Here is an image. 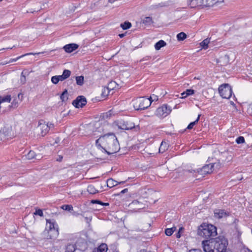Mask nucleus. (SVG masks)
I'll list each match as a JSON object with an SVG mask.
<instances>
[{
  "instance_id": "obj_5",
  "label": "nucleus",
  "mask_w": 252,
  "mask_h": 252,
  "mask_svg": "<svg viewBox=\"0 0 252 252\" xmlns=\"http://www.w3.org/2000/svg\"><path fill=\"white\" fill-rule=\"evenodd\" d=\"M227 240L224 237H220L216 241L214 248L218 252H231L229 250L227 249Z\"/></svg>"
},
{
  "instance_id": "obj_7",
  "label": "nucleus",
  "mask_w": 252,
  "mask_h": 252,
  "mask_svg": "<svg viewBox=\"0 0 252 252\" xmlns=\"http://www.w3.org/2000/svg\"><path fill=\"white\" fill-rule=\"evenodd\" d=\"M219 92L220 95L223 98L228 99L232 94V90L228 84H224L219 88Z\"/></svg>"
},
{
  "instance_id": "obj_54",
  "label": "nucleus",
  "mask_w": 252,
  "mask_h": 252,
  "mask_svg": "<svg viewBox=\"0 0 252 252\" xmlns=\"http://www.w3.org/2000/svg\"><path fill=\"white\" fill-rule=\"evenodd\" d=\"M126 35L125 33H120L119 34V36L120 38H123Z\"/></svg>"
},
{
  "instance_id": "obj_40",
  "label": "nucleus",
  "mask_w": 252,
  "mask_h": 252,
  "mask_svg": "<svg viewBox=\"0 0 252 252\" xmlns=\"http://www.w3.org/2000/svg\"><path fill=\"white\" fill-rule=\"evenodd\" d=\"M51 82L54 84H57L59 82V78L57 75L54 76L51 78Z\"/></svg>"
},
{
  "instance_id": "obj_15",
  "label": "nucleus",
  "mask_w": 252,
  "mask_h": 252,
  "mask_svg": "<svg viewBox=\"0 0 252 252\" xmlns=\"http://www.w3.org/2000/svg\"><path fill=\"white\" fill-rule=\"evenodd\" d=\"M79 46L75 43H70L66 44L63 46V48L67 53H71L76 50Z\"/></svg>"
},
{
  "instance_id": "obj_35",
  "label": "nucleus",
  "mask_w": 252,
  "mask_h": 252,
  "mask_svg": "<svg viewBox=\"0 0 252 252\" xmlns=\"http://www.w3.org/2000/svg\"><path fill=\"white\" fill-rule=\"evenodd\" d=\"M109 89V87H104L102 91V95L103 96H107L110 92Z\"/></svg>"
},
{
  "instance_id": "obj_44",
  "label": "nucleus",
  "mask_w": 252,
  "mask_h": 252,
  "mask_svg": "<svg viewBox=\"0 0 252 252\" xmlns=\"http://www.w3.org/2000/svg\"><path fill=\"white\" fill-rule=\"evenodd\" d=\"M41 53H35V54H33V53H29V54H25L24 55H22L21 56H20L18 58H17L16 59H13L12 61H11V62H16V61H17L19 59H20V58H21L22 57H23L24 56H26V55H35V54H40Z\"/></svg>"
},
{
  "instance_id": "obj_49",
  "label": "nucleus",
  "mask_w": 252,
  "mask_h": 252,
  "mask_svg": "<svg viewBox=\"0 0 252 252\" xmlns=\"http://www.w3.org/2000/svg\"><path fill=\"white\" fill-rule=\"evenodd\" d=\"M189 252H201V251L199 249H192L190 250Z\"/></svg>"
},
{
  "instance_id": "obj_12",
  "label": "nucleus",
  "mask_w": 252,
  "mask_h": 252,
  "mask_svg": "<svg viewBox=\"0 0 252 252\" xmlns=\"http://www.w3.org/2000/svg\"><path fill=\"white\" fill-rule=\"evenodd\" d=\"M37 128L41 130V134L43 136L49 131L48 123L46 124L45 122L42 123L40 121Z\"/></svg>"
},
{
  "instance_id": "obj_17",
  "label": "nucleus",
  "mask_w": 252,
  "mask_h": 252,
  "mask_svg": "<svg viewBox=\"0 0 252 252\" xmlns=\"http://www.w3.org/2000/svg\"><path fill=\"white\" fill-rule=\"evenodd\" d=\"M27 158L29 159H32L35 158L36 159H40L41 156L40 155H36L35 152L33 151H30L26 155Z\"/></svg>"
},
{
  "instance_id": "obj_37",
  "label": "nucleus",
  "mask_w": 252,
  "mask_h": 252,
  "mask_svg": "<svg viewBox=\"0 0 252 252\" xmlns=\"http://www.w3.org/2000/svg\"><path fill=\"white\" fill-rule=\"evenodd\" d=\"M62 208L64 210L71 211H73V207L71 205H64L62 206Z\"/></svg>"
},
{
  "instance_id": "obj_24",
  "label": "nucleus",
  "mask_w": 252,
  "mask_h": 252,
  "mask_svg": "<svg viewBox=\"0 0 252 252\" xmlns=\"http://www.w3.org/2000/svg\"><path fill=\"white\" fill-rule=\"evenodd\" d=\"M87 191L89 193L92 194H94L98 192V191L95 189L94 187L92 185L88 186Z\"/></svg>"
},
{
  "instance_id": "obj_19",
  "label": "nucleus",
  "mask_w": 252,
  "mask_h": 252,
  "mask_svg": "<svg viewBox=\"0 0 252 252\" xmlns=\"http://www.w3.org/2000/svg\"><path fill=\"white\" fill-rule=\"evenodd\" d=\"M166 45V43L163 40H160L157 42L155 45V48L157 50H159L161 48Z\"/></svg>"
},
{
  "instance_id": "obj_64",
  "label": "nucleus",
  "mask_w": 252,
  "mask_h": 252,
  "mask_svg": "<svg viewBox=\"0 0 252 252\" xmlns=\"http://www.w3.org/2000/svg\"><path fill=\"white\" fill-rule=\"evenodd\" d=\"M85 219H86V220H88V218L87 217H86Z\"/></svg>"
},
{
  "instance_id": "obj_30",
  "label": "nucleus",
  "mask_w": 252,
  "mask_h": 252,
  "mask_svg": "<svg viewBox=\"0 0 252 252\" xmlns=\"http://www.w3.org/2000/svg\"><path fill=\"white\" fill-rule=\"evenodd\" d=\"M187 38L186 34L184 32H181L177 35V38L178 41H183Z\"/></svg>"
},
{
  "instance_id": "obj_52",
  "label": "nucleus",
  "mask_w": 252,
  "mask_h": 252,
  "mask_svg": "<svg viewBox=\"0 0 252 252\" xmlns=\"http://www.w3.org/2000/svg\"><path fill=\"white\" fill-rule=\"evenodd\" d=\"M49 130L51 128H53L54 127V124L52 123L48 124Z\"/></svg>"
},
{
  "instance_id": "obj_1",
  "label": "nucleus",
  "mask_w": 252,
  "mask_h": 252,
  "mask_svg": "<svg viewBox=\"0 0 252 252\" xmlns=\"http://www.w3.org/2000/svg\"><path fill=\"white\" fill-rule=\"evenodd\" d=\"M95 144L99 149L109 155L118 152L120 149L117 138L113 133H109L101 136L96 140Z\"/></svg>"
},
{
  "instance_id": "obj_10",
  "label": "nucleus",
  "mask_w": 252,
  "mask_h": 252,
  "mask_svg": "<svg viewBox=\"0 0 252 252\" xmlns=\"http://www.w3.org/2000/svg\"><path fill=\"white\" fill-rule=\"evenodd\" d=\"M213 242L210 240H204L202 242L203 249L204 252H214Z\"/></svg>"
},
{
  "instance_id": "obj_23",
  "label": "nucleus",
  "mask_w": 252,
  "mask_h": 252,
  "mask_svg": "<svg viewBox=\"0 0 252 252\" xmlns=\"http://www.w3.org/2000/svg\"><path fill=\"white\" fill-rule=\"evenodd\" d=\"M60 98L63 102H65L68 99V92L66 89H65L62 93Z\"/></svg>"
},
{
  "instance_id": "obj_50",
  "label": "nucleus",
  "mask_w": 252,
  "mask_h": 252,
  "mask_svg": "<svg viewBox=\"0 0 252 252\" xmlns=\"http://www.w3.org/2000/svg\"><path fill=\"white\" fill-rule=\"evenodd\" d=\"M128 191V189H123V190H122L120 193L119 194H118V195L120 194H122V193H125L126 192H127Z\"/></svg>"
},
{
  "instance_id": "obj_2",
  "label": "nucleus",
  "mask_w": 252,
  "mask_h": 252,
  "mask_svg": "<svg viewBox=\"0 0 252 252\" xmlns=\"http://www.w3.org/2000/svg\"><path fill=\"white\" fill-rule=\"evenodd\" d=\"M197 234L201 237L206 239L210 238L209 240L212 241L213 237L217 234V228L212 224L201 225L198 228Z\"/></svg>"
},
{
  "instance_id": "obj_6",
  "label": "nucleus",
  "mask_w": 252,
  "mask_h": 252,
  "mask_svg": "<svg viewBox=\"0 0 252 252\" xmlns=\"http://www.w3.org/2000/svg\"><path fill=\"white\" fill-rule=\"evenodd\" d=\"M117 126L119 128L124 130H131L134 129L135 131L139 130V126H135L134 123L130 121L121 120L118 122Z\"/></svg>"
},
{
  "instance_id": "obj_46",
  "label": "nucleus",
  "mask_w": 252,
  "mask_h": 252,
  "mask_svg": "<svg viewBox=\"0 0 252 252\" xmlns=\"http://www.w3.org/2000/svg\"><path fill=\"white\" fill-rule=\"evenodd\" d=\"M91 203L93 204H102V202L98 200H92Z\"/></svg>"
},
{
  "instance_id": "obj_28",
  "label": "nucleus",
  "mask_w": 252,
  "mask_h": 252,
  "mask_svg": "<svg viewBox=\"0 0 252 252\" xmlns=\"http://www.w3.org/2000/svg\"><path fill=\"white\" fill-rule=\"evenodd\" d=\"M152 23V18L150 17H146L143 20V23L147 26L150 25Z\"/></svg>"
},
{
  "instance_id": "obj_25",
  "label": "nucleus",
  "mask_w": 252,
  "mask_h": 252,
  "mask_svg": "<svg viewBox=\"0 0 252 252\" xmlns=\"http://www.w3.org/2000/svg\"><path fill=\"white\" fill-rule=\"evenodd\" d=\"M210 39L209 38H206L200 43V46L202 48L206 49L208 47V44L210 42Z\"/></svg>"
},
{
  "instance_id": "obj_58",
  "label": "nucleus",
  "mask_w": 252,
  "mask_h": 252,
  "mask_svg": "<svg viewBox=\"0 0 252 252\" xmlns=\"http://www.w3.org/2000/svg\"><path fill=\"white\" fill-rule=\"evenodd\" d=\"M109 204L108 203H103L102 202V204L101 205L102 206H108Z\"/></svg>"
},
{
  "instance_id": "obj_21",
  "label": "nucleus",
  "mask_w": 252,
  "mask_h": 252,
  "mask_svg": "<svg viewBox=\"0 0 252 252\" xmlns=\"http://www.w3.org/2000/svg\"><path fill=\"white\" fill-rule=\"evenodd\" d=\"M77 250L76 246L73 244H68L66 247L65 252H74Z\"/></svg>"
},
{
  "instance_id": "obj_51",
  "label": "nucleus",
  "mask_w": 252,
  "mask_h": 252,
  "mask_svg": "<svg viewBox=\"0 0 252 252\" xmlns=\"http://www.w3.org/2000/svg\"><path fill=\"white\" fill-rule=\"evenodd\" d=\"M181 233H180V230L176 234V237L177 238H180L181 237Z\"/></svg>"
},
{
  "instance_id": "obj_32",
  "label": "nucleus",
  "mask_w": 252,
  "mask_h": 252,
  "mask_svg": "<svg viewBox=\"0 0 252 252\" xmlns=\"http://www.w3.org/2000/svg\"><path fill=\"white\" fill-rule=\"evenodd\" d=\"M121 27L123 30H127L129 29L131 27V24L129 22H125L121 24Z\"/></svg>"
},
{
  "instance_id": "obj_61",
  "label": "nucleus",
  "mask_w": 252,
  "mask_h": 252,
  "mask_svg": "<svg viewBox=\"0 0 252 252\" xmlns=\"http://www.w3.org/2000/svg\"><path fill=\"white\" fill-rule=\"evenodd\" d=\"M12 47H11V48H2V49H0V51H1V50H5V49H12Z\"/></svg>"
},
{
  "instance_id": "obj_14",
  "label": "nucleus",
  "mask_w": 252,
  "mask_h": 252,
  "mask_svg": "<svg viewBox=\"0 0 252 252\" xmlns=\"http://www.w3.org/2000/svg\"><path fill=\"white\" fill-rule=\"evenodd\" d=\"M214 215L216 218L221 219L229 216V213L224 210L218 209L214 211Z\"/></svg>"
},
{
  "instance_id": "obj_27",
  "label": "nucleus",
  "mask_w": 252,
  "mask_h": 252,
  "mask_svg": "<svg viewBox=\"0 0 252 252\" xmlns=\"http://www.w3.org/2000/svg\"><path fill=\"white\" fill-rule=\"evenodd\" d=\"M200 116H201L200 114L198 115L197 119H196V120L194 121V122H191L188 125V126H187V128L188 129H192L193 128V127L194 126H195L198 123V122L199 121Z\"/></svg>"
},
{
  "instance_id": "obj_63",
  "label": "nucleus",
  "mask_w": 252,
  "mask_h": 252,
  "mask_svg": "<svg viewBox=\"0 0 252 252\" xmlns=\"http://www.w3.org/2000/svg\"><path fill=\"white\" fill-rule=\"evenodd\" d=\"M22 95V94L21 93H19L18 94V98H20V96Z\"/></svg>"
},
{
  "instance_id": "obj_57",
  "label": "nucleus",
  "mask_w": 252,
  "mask_h": 252,
  "mask_svg": "<svg viewBox=\"0 0 252 252\" xmlns=\"http://www.w3.org/2000/svg\"><path fill=\"white\" fill-rule=\"evenodd\" d=\"M72 214H73V215H74V216H78V215H79V213H77V212H73L72 213Z\"/></svg>"
},
{
  "instance_id": "obj_38",
  "label": "nucleus",
  "mask_w": 252,
  "mask_h": 252,
  "mask_svg": "<svg viewBox=\"0 0 252 252\" xmlns=\"http://www.w3.org/2000/svg\"><path fill=\"white\" fill-rule=\"evenodd\" d=\"M211 167H212L213 170L215 169H219L220 167V162L210 163Z\"/></svg>"
},
{
  "instance_id": "obj_33",
  "label": "nucleus",
  "mask_w": 252,
  "mask_h": 252,
  "mask_svg": "<svg viewBox=\"0 0 252 252\" xmlns=\"http://www.w3.org/2000/svg\"><path fill=\"white\" fill-rule=\"evenodd\" d=\"M10 100L11 96L9 95H7L4 97L0 96V103L4 102H10Z\"/></svg>"
},
{
  "instance_id": "obj_22",
  "label": "nucleus",
  "mask_w": 252,
  "mask_h": 252,
  "mask_svg": "<svg viewBox=\"0 0 252 252\" xmlns=\"http://www.w3.org/2000/svg\"><path fill=\"white\" fill-rule=\"evenodd\" d=\"M129 206L132 208L133 207H134L135 206H137V209H141L142 207V204L141 203L138 201L135 200L133 201L129 205Z\"/></svg>"
},
{
  "instance_id": "obj_4",
  "label": "nucleus",
  "mask_w": 252,
  "mask_h": 252,
  "mask_svg": "<svg viewBox=\"0 0 252 252\" xmlns=\"http://www.w3.org/2000/svg\"><path fill=\"white\" fill-rule=\"evenodd\" d=\"M46 229L48 231V236L50 239H54L59 235V227L58 224L53 220H46Z\"/></svg>"
},
{
  "instance_id": "obj_9",
  "label": "nucleus",
  "mask_w": 252,
  "mask_h": 252,
  "mask_svg": "<svg viewBox=\"0 0 252 252\" xmlns=\"http://www.w3.org/2000/svg\"><path fill=\"white\" fill-rule=\"evenodd\" d=\"M72 104L76 108H82L87 104V100L85 96L79 95L72 101Z\"/></svg>"
},
{
  "instance_id": "obj_59",
  "label": "nucleus",
  "mask_w": 252,
  "mask_h": 252,
  "mask_svg": "<svg viewBox=\"0 0 252 252\" xmlns=\"http://www.w3.org/2000/svg\"><path fill=\"white\" fill-rule=\"evenodd\" d=\"M139 252H147V251L145 249H141L140 250Z\"/></svg>"
},
{
  "instance_id": "obj_62",
  "label": "nucleus",
  "mask_w": 252,
  "mask_h": 252,
  "mask_svg": "<svg viewBox=\"0 0 252 252\" xmlns=\"http://www.w3.org/2000/svg\"><path fill=\"white\" fill-rule=\"evenodd\" d=\"M183 229V227H181L179 228V230H180V233H181V231H182Z\"/></svg>"
},
{
  "instance_id": "obj_56",
  "label": "nucleus",
  "mask_w": 252,
  "mask_h": 252,
  "mask_svg": "<svg viewBox=\"0 0 252 252\" xmlns=\"http://www.w3.org/2000/svg\"><path fill=\"white\" fill-rule=\"evenodd\" d=\"M223 1V0H215V2H216L215 4L218 3V2H222Z\"/></svg>"
},
{
  "instance_id": "obj_29",
  "label": "nucleus",
  "mask_w": 252,
  "mask_h": 252,
  "mask_svg": "<svg viewBox=\"0 0 252 252\" xmlns=\"http://www.w3.org/2000/svg\"><path fill=\"white\" fill-rule=\"evenodd\" d=\"M176 228L175 227H172L170 228H166L165 230V233L167 236H171L173 232L176 230Z\"/></svg>"
},
{
  "instance_id": "obj_53",
  "label": "nucleus",
  "mask_w": 252,
  "mask_h": 252,
  "mask_svg": "<svg viewBox=\"0 0 252 252\" xmlns=\"http://www.w3.org/2000/svg\"><path fill=\"white\" fill-rule=\"evenodd\" d=\"M181 95H182V98H185L187 96H186V92H184L183 93H182L181 94Z\"/></svg>"
},
{
  "instance_id": "obj_20",
  "label": "nucleus",
  "mask_w": 252,
  "mask_h": 252,
  "mask_svg": "<svg viewBox=\"0 0 252 252\" xmlns=\"http://www.w3.org/2000/svg\"><path fill=\"white\" fill-rule=\"evenodd\" d=\"M168 147V144L165 142L162 141L161 143L160 146L159 148V152L160 153H164L166 150H167Z\"/></svg>"
},
{
  "instance_id": "obj_42",
  "label": "nucleus",
  "mask_w": 252,
  "mask_h": 252,
  "mask_svg": "<svg viewBox=\"0 0 252 252\" xmlns=\"http://www.w3.org/2000/svg\"><path fill=\"white\" fill-rule=\"evenodd\" d=\"M117 85V83L115 81H111L108 84V86L110 87L109 90H113L114 88H115Z\"/></svg>"
},
{
  "instance_id": "obj_47",
  "label": "nucleus",
  "mask_w": 252,
  "mask_h": 252,
  "mask_svg": "<svg viewBox=\"0 0 252 252\" xmlns=\"http://www.w3.org/2000/svg\"><path fill=\"white\" fill-rule=\"evenodd\" d=\"M151 58V56H147L144 57L142 60H140V62L142 61H146L149 60Z\"/></svg>"
},
{
  "instance_id": "obj_18",
  "label": "nucleus",
  "mask_w": 252,
  "mask_h": 252,
  "mask_svg": "<svg viewBox=\"0 0 252 252\" xmlns=\"http://www.w3.org/2000/svg\"><path fill=\"white\" fill-rule=\"evenodd\" d=\"M107 246L105 244H101L98 248H94L93 252H106L107 250Z\"/></svg>"
},
{
  "instance_id": "obj_55",
  "label": "nucleus",
  "mask_w": 252,
  "mask_h": 252,
  "mask_svg": "<svg viewBox=\"0 0 252 252\" xmlns=\"http://www.w3.org/2000/svg\"><path fill=\"white\" fill-rule=\"evenodd\" d=\"M63 159V157L62 156H59V158L57 159L58 161H61Z\"/></svg>"
},
{
  "instance_id": "obj_8",
  "label": "nucleus",
  "mask_w": 252,
  "mask_h": 252,
  "mask_svg": "<svg viewBox=\"0 0 252 252\" xmlns=\"http://www.w3.org/2000/svg\"><path fill=\"white\" fill-rule=\"evenodd\" d=\"M171 110L170 107L167 104H164L157 109L156 114L159 117L164 118L171 113Z\"/></svg>"
},
{
  "instance_id": "obj_48",
  "label": "nucleus",
  "mask_w": 252,
  "mask_h": 252,
  "mask_svg": "<svg viewBox=\"0 0 252 252\" xmlns=\"http://www.w3.org/2000/svg\"><path fill=\"white\" fill-rule=\"evenodd\" d=\"M59 78V81H63L65 80V78L63 77V75H57Z\"/></svg>"
},
{
  "instance_id": "obj_43",
  "label": "nucleus",
  "mask_w": 252,
  "mask_h": 252,
  "mask_svg": "<svg viewBox=\"0 0 252 252\" xmlns=\"http://www.w3.org/2000/svg\"><path fill=\"white\" fill-rule=\"evenodd\" d=\"M186 96H189L194 94V91L192 89H187L186 91Z\"/></svg>"
},
{
  "instance_id": "obj_3",
  "label": "nucleus",
  "mask_w": 252,
  "mask_h": 252,
  "mask_svg": "<svg viewBox=\"0 0 252 252\" xmlns=\"http://www.w3.org/2000/svg\"><path fill=\"white\" fill-rule=\"evenodd\" d=\"M153 100L152 97L149 98L145 97H139L132 100V104L135 110H143L148 108Z\"/></svg>"
},
{
  "instance_id": "obj_45",
  "label": "nucleus",
  "mask_w": 252,
  "mask_h": 252,
  "mask_svg": "<svg viewBox=\"0 0 252 252\" xmlns=\"http://www.w3.org/2000/svg\"><path fill=\"white\" fill-rule=\"evenodd\" d=\"M20 80H21V83L22 84H25V82H26V77H25V76H24L23 75V72L21 74V76Z\"/></svg>"
},
{
  "instance_id": "obj_11",
  "label": "nucleus",
  "mask_w": 252,
  "mask_h": 252,
  "mask_svg": "<svg viewBox=\"0 0 252 252\" xmlns=\"http://www.w3.org/2000/svg\"><path fill=\"white\" fill-rule=\"evenodd\" d=\"M213 171L211 164L209 163L203 166L201 168L197 169V172L201 175L205 176L206 174L211 173Z\"/></svg>"
},
{
  "instance_id": "obj_60",
  "label": "nucleus",
  "mask_w": 252,
  "mask_h": 252,
  "mask_svg": "<svg viewBox=\"0 0 252 252\" xmlns=\"http://www.w3.org/2000/svg\"><path fill=\"white\" fill-rule=\"evenodd\" d=\"M116 0H109L108 1L109 2L111 3H113L114 1H115Z\"/></svg>"
},
{
  "instance_id": "obj_13",
  "label": "nucleus",
  "mask_w": 252,
  "mask_h": 252,
  "mask_svg": "<svg viewBox=\"0 0 252 252\" xmlns=\"http://www.w3.org/2000/svg\"><path fill=\"white\" fill-rule=\"evenodd\" d=\"M11 131L12 128L11 126H4L0 131V135H3L5 138H8L9 137H11Z\"/></svg>"
},
{
  "instance_id": "obj_41",
  "label": "nucleus",
  "mask_w": 252,
  "mask_h": 252,
  "mask_svg": "<svg viewBox=\"0 0 252 252\" xmlns=\"http://www.w3.org/2000/svg\"><path fill=\"white\" fill-rule=\"evenodd\" d=\"M34 214L35 215H38L40 217H42L43 216L42 210L40 209H36L35 212L34 213Z\"/></svg>"
},
{
  "instance_id": "obj_39",
  "label": "nucleus",
  "mask_w": 252,
  "mask_h": 252,
  "mask_svg": "<svg viewBox=\"0 0 252 252\" xmlns=\"http://www.w3.org/2000/svg\"><path fill=\"white\" fill-rule=\"evenodd\" d=\"M237 144H242L245 142V138L243 136H239L236 140Z\"/></svg>"
},
{
  "instance_id": "obj_16",
  "label": "nucleus",
  "mask_w": 252,
  "mask_h": 252,
  "mask_svg": "<svg viewBox=\"0 0 252 252\" xmlns=\"http://www.w3.org/2000/svg\"><path fill=\"white\" fill-rule=\"evenodd\" d=\"M125 182L126 181H122L118 182V181L110 178L108 179L107 181V186L108 187L111 188L118 185V184H124Z\"/></svg>"
},
{
  "instance_id": "obj_31",
  "label": "nucleus",
  "mask_w": 252,
  "mask_h": 252,
  "mask_svg": "<svg viewBox=\"0 0 252 252\" xmlns=\"http://www.w3.org/2000/svg\"><path fill=\"white\" fill-rule=\"evenodd\" d=\"M84 78L83 76H77L76 77V84L78 85L82 86L84 84Z\"/></svg>"
},
{
  "instance_id": "obj_36",
  "label": "nucleus",
  "mask_w": 252,
  "mask_h": 252,
  "mask_svg": "<svg viewBox=\"0 0 252 252\" xmlns=\"http://www.w3.org/2000/svg\"><path fill=\"white\" fill-rule=\"evenodd\" d=\"M71 74V71L68 69H64L63 73V75L65 78V79L68 78Z\"/></svg>"
},
{
  "instance_id": "obj_26",
  "label": "nucleus",
  "mask_w": 252,
  "mask_h": 252,
  "mask_svg": "<svg viewBox=\"0 0 252 252\" xmlns=\"http://www.w3.org/2000/svg\"><path fill=\"white\" fill-rule=\"evenodd\" d=\"M201 2V0H191L189 4L192 7L196 6H202V5L199 4V3H200Z\"/></svg>"
},
{
  "instance_id": "obj_34",
  "label": "nucleus",
  "mask_w": 252,
  "mask_h": 252,
  "mask_svg": "<svg viewBox=\"0 0 252 252\" xmlns=\"http://www.w3.org/2000/svg\"><path fill=\"white\" fill-rule=\"evenodd\" d=\"M18 106V101L17 99H14L11 102V105H9L10 108L15 109Z\"/></svg>"
}]
</instances>
